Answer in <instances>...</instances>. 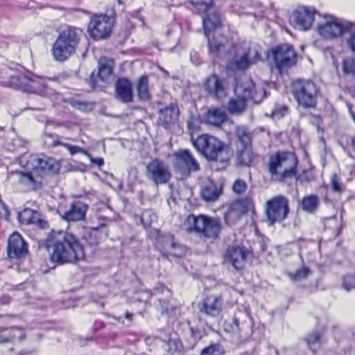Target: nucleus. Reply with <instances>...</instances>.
<instances>
[{
    "mask_svg": "<svg viewBox=\"0 0 355 355\" xmlns=\"http://www.w3.org/2000/svg\"><path fill=\"white\" fill-rule=\"evenodd\" d=\"M49 253L50 261L60 265L83 260L85 252L79 240L64 231L52 230L43 242Z\"/></svg>",
    "mask_w": 355,
    "mask_h": 355,
    "instance_id": "f257e3e1",
    "label": "nucleus"
},
{
    "mask_svg": "<svg viewBox=\"0 0 355 355\" xmlns=\"http://www.w3.org/2000/svg\"><path fill=\"white\" fill-rule=\"evenodd\" d=\"M22 163H26L24 166L28 171L18 173L19 182L33 189L40 188L43 178L47 173L56 170V164L53 159L41 157L37 155H31L27 159L23 158L21 160V164Z\"/></svg>",
    "mask_w": 355,
    "mask_h": 355,
    "instance_id": "f03ea898",
    "label": "nucleus"
},
{
    "mask_svg": "<svg viewBox=\"0 0 355 355\" xmlns=\"http://www.w3.org/2000/svg\"><path fill=\"white\" fill-rule=\"evenodd\" d=\"M197 150L209 162L226 164L230 159L232 153L223 142L216 137L204 135L193 141Z\"/></svg>",
    "mask_w": 355,
    "mask_h": 355,
    "instance_id": "7ed1b4c3",
    "label": "nucleus"
},
{
    "mask_svg": "<svg viewBox=\"0 0 355 355\" xmlns=\"http://www.w3.org/2000/svg\"><path fill=\"white\" fill-rule=\"evenodd\" d=\"M185 225L188 232L193 233L200 239L209 242L215 241L222 229L219 219L205 215L188 216Z\"/></svg>",
    "mask_w": 355,
    "mask_h": 355,
    "instance_id": "20e7f679",
    "label": "nucleus"
},
{
    "mask_svg": "<svg viewBox=\"0 0 355 355\" xmlns=\"http://www.w3.org/2000/svg\"><path fill=\"white\" fill-rule=\"evenodd\" d=\"M81 33L80 29L71 26H67L62 30L52 46L53 58L63 62L74 54L80 42Z\"/></svg>",
    "mask_w": 355,
    "mask_h": 355,
    "instance_id": "39448f33",
    "label": "nucleus"
},
{
    "mask_svg": "<svg viewBox=\"0 0 355 355\" xmlns=\"http://www.w3.org/2000/svg\"><path fill=\"white\" fill-rule=\"evenodd\" d=\"M261 46L251 42L244 41L236 48L234 57L227 63V70L235 71L245 70L261 59Z\"/></svg>",
    "mask_w": 355,
    "mask_h": 355,
    "instance_id": "423d86ee",
    "label": "nucleus"
},
{
    "mask_svg": "<svg viewBox=\"0 0 355 355\" xmlns=\"http://www.w3.org/2000/svg\"><path fill=\"white\" fill-rule=\"evenodd\" d=\"M297 165V159L294 153L278 151L270 156L268 171L272 178L282 180L295 175Z\"/></svg>",
    "mask_w": 355,
    "mask_h": 355,
    "instance_id": "0eeeda50",
    "label": "nucleus"
},
{
    "mask_svg": "<svg viewBox=\"0 0 355 355\" xmlns=\"http://www.w3.org/2000/svg\"><path fill=\"white\" fill-rule=\"evenodd\" d=\"M235 92L241 94V96L231 98L229 101L227 110L232 114H241L245 110V101L248 99L252 100L254 103H259L262 100V90L258 92L254 83L251 80L237 85Z\"/></svg>",
    "mask_w": 355,
    "mask_h": 355,
    "instance_id": "6e6552de",
    "label": "nucleus"
},
{
    "mask_svg": "<svg viewBox=\"0 0 355 355\" xmlns=\"http://www.w3.org/2000/svg\"><path fill=\"white\" fill-rule=\"evenodd\" d=\"M221 16L212 8L207 11L205 16L202 18V24L205 31V35L208 38V46L209 53L212 56H216L220 51L224 47L226 39L223 36L218 37H214L212 40L209 38V32L220 26Z\"/></svg>",
    "mask_w": 355,
    "mask_h": 355,
    "instance_id": "1a4fd4ad",
    "label": "nucleus"
},
{
    "mask_svg": "<svg viewBox=\"0 0 355 355\" xmlns=\"http://www.w3.org/2000/svg\"><path fill=\"white\" fill-rule=\"evenodd\" d=\"M292 89L299 105L306 108L316 105L317 89L312 81L303 79L295 80L292 83Z\"/></svg>",
    "mask_w": 355,
    "mask_h": 355,
    "instance_id": "9d476101",
    "label": "nucleus"
},
{
    "mask_svg": "<svg viewBox=\"0 0 355 355\" xmlns=\"http://www.w3.org/2000/svg\"><path fill=\"white\" fill-rule=\"evenodd\" d=\"M252 319L248 312H239L231 321H225L223 324L225 331L238 340L246 339L252 332Z\"/></svg>",
    "mask_w": 355,
    "mask_h": 355,
    "instance_id": "9b49d317",
    "label": "nucleus"
},
{
    "mask_svg": "<svg viewBox=\"0 0 355 355\" xmlns=\"http://www.w3.org/2000/svg\"><path fill=\"white\" fill-rule=\"evenodd\" d=\"M115 21L113 10L105 15H94L88 26V33L94 40H101L110 35Z\"/></svg>",
    "mask_w": 355,
    "mask_h": 355,
    "instance_id": "f8f14e48",
    "label": "nucleus"
},
{
    "mask_svg": "<svg viewBox=\"0 0 355 355\" xmlns=\"http://www.w3.org/2000/svg\"><path fill=\"white\" fill-rule=\"evenodd\" d=\"M351 24L331 15L325 16L324 21L318 26V32L324 38L334 39L347 33Z\"/></svg>",
    "mask_w": 355,
    "mask_h": 355,
    "instance_id": "ddd939ff",
    "label": "nucleus"
},
{
    "mask_svg": "<svg viewBox=\"0 0 355 355\" xmlns=\"http://www.w3.org/2000/svg\"><path fill=\"white\" fill-rule=\"evenodd\" d=\"M9 82L11 87L28 92L40 93L45 87L44 80L31 72L12 76Z\"/></svg>",
    "mask_w": 355,
    "mask_h": 355,
    "instance_id": "4468645a",
    "label": "nucleus"
},
{
    "mask_svg": "<svg viewBox=\"0 0 355 355\" xmlns=\"http://www.w3.org/2000/svg\"><path fill=\"white\" fill-rule=\"evenodd\" d=\"M146 176L155 185L166 184L171 176L168 165L158 158L152 159L146 166Z\"/></svg>",
    "mask_w": 355,
    "mask_h": 355,
    "instance_id": "2eb2a0df",
    "label": "nucleus"
},
{
    "mask_svg": "<svg viewBox=\"0 0 355 355\" xmlns=\"http://www.w3.org/2000/svg\"><path fill=\"white\" fill-rule=\"evenodd\" d=\"M289 211L288 200L283 196H277L268 200L266 214L270 225L284 220Z\"/></svg>",
    "mask_w": 355,
    "mask_h": 355,
    "instance_id": "dca6fc26",
    "label": "nucleus"
},
{
    "mask_svg": "<svg viewBox=\"0 0 355 355\" xmlns=\"http://www.w3.org/2000/svg\"><path fill=\"white\" fill-rule=\"evenodd\" d=\"M174 167L181 174L189 175L198 172L200 164L189 150L180 149L173 153Z\"/></svg>",
    "mask_w": 355,
    "mask_h": 355,
    "instance_id": "f3484780",
    "label": "nucleus"
},
{
    "mask_svg": "<svg viewBox=\"0 0 355 355\" xmlns=\"http://www.w3.org/2000/svg\"><path fill=\"white\" fill-rule=\"evenodd\" d=\"M275 65L279 73L288 67L293 66L296 62V53L292 46L280 44L272 51Z\"/></svg>",
    "mask_w": 355,
    "mask_h": 355,
    "instance_id": "a211bd4d",
    "label": "nucleus"
},
{
    "mask_svg": "<svg viewBox=\"0 0 355 355\" xmlns=\"http://www.w3.org/2000/svg\"><path fill=\"white\" fill-rule=\"evenodd\" d=\"M250 254V252L243 246L232 245L227 247L224 260L236 270H241L245 268L247 259Z\"/></svg>",
    "mask_w": 355,
    "mask_h": 355,
    "instance_id": "6ab92c4d",
    "label": "nucleus"
},
{
    "mask_svg": "<svg viewBox=\"0 0 355 355\" xmlns=\"http://www.w3.org/2000/svg\"><path fill=\"white\" fill-rule=\"evenodd\" d=\"M315 10L312 8L301 7L293 12L290 17L291 23L296 29L309 30L314 21Z\"/></svg>",
    "mask_w": 355,
    "mask_h": 355,
    "instance_id": "aec40b11",
    "label": "nucleus"
},
{
    "mask_svg": "<svg viewBox=\"0 0 355 355\" xmlns=\"http://www.w3.org/2000/svg\"><path fill=\"white\" fill-rule=\"evenodd\" d=\"M252 200L250 197L235 200L232 202L225 214V220L228 225L235 223L241 216L252 206Z\"/></svg>",
    "mask_w": 355,
    "mask_h": 355,
    "instance_id": "412c9836",
    "label": "nucleus"
},
{
    "mask_svg": "<svg viewBox=\"0 0 355 355\" xmlns=\"http://www.w3.org/2000/svg\"><path fill=\"white\" fill-rule=\"evenodd\" d=\"M8 255L10 259H21L28 254V247L18 232L12 233L8 241Z\"/></svg>",
    "mask_w": 355,
    "mask_h": 355,
    "instance_id": "4be33fe9",
    "label": "nucleus"
},
{
    "mask_svg": "<svg viewBox=\"0 0 355 355\" xmlns=\"http://www.w3.org/2000/svg\"><path fill=\"white\" fill-rule=\"evenodd\" d=\"M205 90L210 96L221 98L225 96V88L223 80L216 74L207 77L203 83Z\"/></svg>",
    "mask_w": 355,
    "mask_h": 355,
    "instance_id": "5701e85b",
    "label": "nucleus"
},
{
    "mask_svg": "<svg viewBox=\"0 0 355 355\" xmlns=\"http://www.w3.org/2000/svg\"><path fill=\"white\" fill-rule=\"evenodd\" d=\"M88 209L87 204L82 201L77 200L71 202L68 210L64 211L61 216L67 221H80L85 218Z\"/></svg>",
    "mask_w": 355,
    "mask_h": 355,
    "instance_id": "b1692460",
    "label": "nucleus"
},
{
    "mask_svg": "<svg viewBox=\"0 0 355 355\" xmlns=\"http://www.w3.org/2000/svg\"><path fill=\"white\" fill-rule=\"evenodd\" d=\"M222 303L223 300L220 297L210 295L198 304V308L201 313L209 316H216L221 311Z\"/></svg>",
    "mask_w": 355,
    "mask_h": 355,
    "instance_id": "393cba45",
    "label": "nucleus"
},
{
    "mask_svg": "<svg viewBox=\"0 0 355 355\" xmlns=\"http://www.w3.org/2000/svg\"><path fill=\"white\" fill-rule=\"evenodd\" d=\"M115 98L123 103L132 101V85L127 78H119L115 83Z\"/></svg>",
    "mask_w": 355,
    "mask_h": 355,
    "instance_id": "a878e982",
    "label": "nucleus"
},
{
    "mask_svg": "<svg viewBox=\"0 0 355 355\" xmlns=\"http://www.w3.org/2000/svg\"><path fill=\"white\" fill-rule=\"evenodd\" d=\"M18 219L21 224H35L41 229L48 227L47 221L41 218L40 213L28 208L18 213Z\"/></svg>",
    "mask_w": 355,
    "mask_h": 355,
    "instance_id": "bb28decb",
    "label": "nucleus"
},
{
    "mask_svg": "<svg viewBox=\"0 0 355 355\" xmlns=\"http://www.w3.org/2000/svg\"><path fill=\"white\" fill-rule=\"evenodd\" d=\"M153 293L158 296V309L162 314H170L175 308L170 304L169 298L171 297V291L164 286H160L154 289Z\"/></svg>",
    "mask_w": 355,
    "mask_h": 355,
    "instance_id": "cd10ccee",
    "label": "nucleus"
},
{
    "mask_svg": "<svg viewBox=\"0 0 355 355\" xmlns=\"http://www.w3.org/2000/svg\"><path fill=\"white\" fill-rule=\"evenodd\" d=\"M222 193V187L212 181L205 183L201 189L202 198L207 202L216 200Z\"/></svg>",
    "mask_w": 355,
    "mask_h": 355,
    "instance_id": "c85d7f7f",
    "label": "nucleus"
},
{
    "mask_svg": "<svg viewBox=\"0 0 355 355\" xmlns=\"http://www.w3.org/2000/svg\"><path fill=\"white\" fill-rule=\"evenodd\" d=\"M179 108L176 104L171 103L159 110V120L164 125L174 123L178 119Z\"/></svg>",
    "mask_w": 355,
    "mask_h": 355,
    "instance_id": "c756f323",
    "label": "nucleus"
},
{
    "mask_svg": "<svg viewBox=\"0 0 355 355\" xmlns=\"http://www.w3.org/2000/svg\"><path fill=\"white\" fill-rule=\"evenodd\" d=\"M324 331V327L320 329H314L305 336L304 341L306 342L308 348L313 353H315L318 349L323 343Z\"/></svg>",
    "mask_w": 355,
    "mask_h": 355,
    "instance_id": "7c9ffc66",
    "label": "nucleus"
},
{
    "mask_svg": "<svg viewBox=\"0 0 355 355\" xmlns=\"http://www.w3.org/2000/svg\"><path fill=\"white\" fill-rule=\"evenodd\" d=\"M227 118V114L225 110L211 107L209 108L206 115V122L214 126H220Z\"/></svg>",
    "mask_w": 355,
    "mask_h": 355,
    "instance_id": "2f4dec72",
    "label": "nucleus"
},
{
    "mask_svg": "<svg viewBox=\"0 0 355 355\" xmlns=\"http://www.w3.org/2000/svg\"><path fill=\"white\" fill-rule=\"evenodd\" d=\"M105 236V233L102 230L93 228L85 230L82 236V239L86 241L88 245L93 246L98 245Z\"/></svg>",
    "mask_w": 355,
    "mask_h": 355,
    "instance_id": "473e14b6",
    "label": "nucleus"
},
{
    "mask_svg": "<svg viewBox=\"0 0 355 355\" xmlns=\"http://www.w3.org/2000/svg\"><path fill=\"white\" fill-rule=\"evenodd\" d=\"M136 89L138 98L140 101H148L150 100V93L147 76H143L138 79Z\"/></svg>",
    "mask_w": 355,
    "mask_h": 355,
    "instance_id": "72a5a7b5",
    "label": "nucleus"
},
{
    "mask_svg": "<svg viewBox=\"0 0 355 355\" xmlns=\"http://www.w3.org/2000/svg\"><path fill=\"white\" fill-rule=\"evenodd\" d=\"M254 157L252 147L241 148L236 153V163L241 166H249Z\"/></svg>",
    "mask_w": 355,
    "mask_h": 355,
    "instance_id": "f704fd0d",
    "label": "nucleus"
},
{
    "mask_svg": "<svg viewBox=\"0 0 355 355\" xmlns=\"http://www.w3.org/2000/svg\"><path fill=\"white\" fill-rule=\"evenodd\" d=\"M236 137L241 144L242 148L251 147L252 133L244 126L237 127L236 129Z\"/></svg>",
    "mask_w": 355,
    "mask_h": 355,
    "instance_id": "c9c22d12",
    "label": "nucleus"
},
{
    "mask_svg": "<svg viewBox=\"0 0 355 355\" xmlns=\"http://www.w3.org/2000/svg\"><path fill=\"white\" fill-rule=\"evenodd\" d=\"M320 203L319 198L315 195H310L304 197L302 202L301 206L304 211L313 213L314 212Z\"/></svg>",
    "mask_w": 355,
    "mask_h": 355,
    "instance_id": "e433bc0d",
    "label": "nucleus"
},
{
    "mask_svg": "<svg viewBox=\"0 0 355 355\" xmlns=\"http://www.w3.org/2000/svg\"><path fill=\"white\" fill-rule=\"evenodd\" d=\"M157 242L161 245L162 250L168 254L175 245L174 237L171 234L159 235L157 237Z\"/></svg>",
    "mask_w": 355,
    "mask_h": 355,
    "instance_id": "4c0bfd02",
    "label": "nucleus"
},
{
    "mask_svg": "<svg viewBox=\"0 0 355 355\" xmlns=\"http://www.w3.org/2000/svg\"><path fill=\"white\" fill-rule=\"evenodd\" d=\"M191 3L199 13H205L213 8V0H190Z\"/></svg>",
    "mask_w": 355,
    "mask_h": 355,
    "instance_id": "58836bf2",
    "label": "nucleus"
},
{
    "mask_svg": "<svg viewBox=\"0 0 355 355\" xmlns=\"http://www.w3.org/2000/svg\"><path fill=\"white\" fill-rule=\"evenodd\" d=\"M157 215L154 211L151 209H146L142 212L140 216V220L142 225L147 228L157 221Z\"/></svg>",
    "mask_w": 355,
    "mask_h": 355,
    "instance_id": "ea45409f",
    "label": "nucleus"
},
{
    "mask_svg": "<svg viewBox=\"0 0 355 355\" xmlns=\"http://www.w3.org/2000/svg\"><path fill=\"white\" fill-rule=\"evenodd\" d=\"M225 350L222 345L220 344H211L209 346L204 348L200 353V355H224Z\"/></svg>",
    "mask_w": 355,
    "mask_h": 355,
    "instance_id": "a19ab883",
    "label": "nucleus"
},
{
    "mask_svg": "<svg viewBox=\"0 0 355 355\" xmlns=\"http://www.w3.org/2000/svg\"><path fill=\"white\" fill-rule=\"evenodd\" d=\"M343 70L345 74H355V57H347L343 60Z\"/></svg>",
    "mask_w": 355,
    "mask_h": 355,
    "instance_id": "79ce46f5",
    "label": "nucleus"
},
{
    "mask_svg": "<svg viewBox=\"0 0 355 355\" xmlns=\"http://www.w3.org/2000/svg\"><path fill=\"white\" fill-rule=\"evenodd\" d=\"M53 146H62L66 148L69 150V153L71 155H73L76 153H82L84 155H88V153L86 150H85L84 149H83L82 148H80V147H78L76 146H72V145H71L69 144H67V143H62L58 140L53 141Z\"/></svg>",
    "mask_w": 355,
    "mask_h": 355,
    "instance_id": "37998d69",
    "label": "nucleus"
},
{
    "mask_svg": "<svg viewBox=\"0 0 355 355\" xmlns=\"http://www.w3.org/2000/svg\"><path fill=\"white\" fill-rule=\"evenodd\" d=\"M342 287L347 292L355 289V272L343 276Z\"/></svg>",
    "mask_w": 355,
    "mask_h": 355,
    "instance_id": "c03bdc74",
    "label": "nucleus"
},
{
    "mask_svg": "<svg viewBox=\"0 0 355 355\" xmlns=\"http://www.w3.org/2000/svg\"><path fill=\"white\" fill-rule=\"evenodd\" d=\"M112 73V69L110 66L98 62V78L103 82L107 81Z\"/></svg>",
    "mask_w": 355,
    "mask_h": 355,
    "instance_id": "a18cd8bd",
    "label": "nucleus"
},
{
    "mask_svg": "<svg viewBox=\"0 0 355 355\" xmlns=\"http://www.w3.org/2000/svg\"><path fill=\"white\" fill-rule=\"evenodd\" d=\"M309 269L306 267H302L297 270L295 272H289L288 277L293 281H297L306 278L309 274Z\"/></svg>",
    "mask_w": 355,
    "mask_h": 355,
    "instance_id": "49530a36",
    "label": "nucleus"
},
{
    "mask_svg": "<svg viewBox=\"0 0 355 355\" xmlns=\"http://www.w3.org/2000/svg\"><path fill=\"white\" fill-rule=\"evenodd\" d=\"M10 342L15 340H22L24 338V331L18 327L8 329Z\"/></svg>",
    "mask_w": 355,
    "mask_h": 355,
    "instance_id": "de8ad7c7",
    "label": "nucleus"
},
{
    "mask_svg": "<svg viewBox=\"0 0 355 355\" xmlns=\"http://www.w3.org/2000/svg\"><path fill=\"white\" fill-rule=\"evenodd\" d=\"M187 249L184 245H181L178 243H175L173 248L171 249L168 254L175 257H180L185 254Z\"/></svg>",
    "mask_w": 355,
    "mask_h": 355,
    "instance_id": "09e8293b",
    "label": "nucleus"
},
{
    "mask_svg": "<svg viewBox=\"0 0 355 355\" xmlns=\"http://www.w3.org/2000/svg\"><path fill=\"white\" fill-rule=\"evenodd\" d=\"M347 33L349 34V37L347 40L348 46L355 53V23L351 24L350 28L347 30Z\"/></svg>",
    "mask_w": 355,
    "mask_h": 355,
    "instance_id": "8fccbe9b",
    "label": "nucleus"
},
{
    "mask_svg": "<svg viewBox=\"0 0 355 355\" xmlns=\"http://www.w3.org/2000/svg\"><path fill=\"white\" fill-rule=\"evenodd\" d=\"M232 187L234 193L239 195L245 191L247 184L245 181L239 179L234 182Z\"/></svg>",
    "mask_w": 355,
    "mask_h": 355,
    "instance_id": "3c124183",
    "label": "nucleus"
},
{
    "mask_svg": "<svg viewBox=\"0 0 355 355\" xmlns=\"http://www.w3.org/2000/svg\"><path fill=\"white\" fill-rule=\"evenodd\" d=\"M331 189L334 191L341 193L344 190V186L341 184L336 175H331Z\"/></svg>",
    "mask_w": 355,
    "mask_h": 355,
    "instance_id": "603ef678",
    "label": "nucleus"
},
{
    "mask_svg": "<svg viewBox=\"0 0 355 355\" xmlns=\"http://www.w3.org/2000/svg\"><path fill=\"white\" fill-rule=\"evenodd\" d=\"M168 346L170 350L173 352L181 351L182 349V344L178 340H170L168 341Z\"/></svg>",
    "mask_w": 355,
    "mask_h": 355,
    "instance_id": "864d4df0",
    "label": "nucleus"
},
{
    "mask_svg": "<svg viewBox=\"0 0 355 355\" xmlns=\"http://www.w3.org/2000/svg\"><path fill=\"white\" fill-rule=\"evenodd\" d=\"M190 332L191 336L193 340V343L192 344V345L193 346L196 345L198 340H200V338H202V334L199 330L195 329L193 328L190 329Z\"/></svg>",
    "mask_w": 355,
    "mask_h": 355,
    "instance_id": "5fc2aeb1",
    "label": "nucleus"
},
{
    "mask_svg": "<svg viewBox=\"0 0 355 355\" xmlns=\"http://www.w3.org/2000/svg\"><path fill=\"white\" fill-rule=\"evenodd\" d=\"M10 342V336L8 329H3L0 333V343H6Z\"/></svg>",
    "mask_w": 355,
    "mask_h": 355,
    "instance_id": "6e6d98bb",
    "label": "nucleus"
},
{
    "mask_svg": "<svg viewBox=\"0 0 355 355\" xmlns=\"http://www.w3.org/2000/svg\"><path fill=\"white\" fill-rule=\"evenodd\" d=\"M348 153L350 157H355V136L352 138Z\"/></svg>",
    "mask_w": 355,
    "mask_h": 355,
    "instance_id": "4d7b16f0",
    "label": "nucleus"
},
{
    "mask_svg": "<svg viewBox=\"0 0 355 355\" xmlns=\"http://www.w3.org/2000/svg\"><path fill=\"white\" fill-rule=\"evenodd\" d=\"M90 159L91 162L98 165V166H101L103 165L104 161L103 158H93L90 154L86 155Z\"/></svg>",
    "mask_w": 355,
    "mask_h": 355,
    "instance_id": "13d9d810",
    "label": "nucleus"
},
{
    "mask_svg": "<svg viewBox=\"0 0 355 355\" xmlns=\"http://www.w3.org/2000/svg\"><path fill=\"white\" fill-rule=\"evenodd\" d=\"M138 173V170L136 167H130L128 170L129 175H132L135 178L137 177Z\"/></svg>",
    "mask_w": 355,
    "mask_h": 355,
    "instance_id": "bf43d9fd",
    "label": "nucleus"
},
{
    "mask_svg": "<svg viewBox=\"0 0 355 355\" xmlns=\"http://www.w3.org/2000/svg\"><path fill=\"white\" fill-rule=\"evenodd\" d=\"M7 210L6 209L5 205L3 204V202L0 200V214H2L3 213H6Z\"/></svg>",
    "mask_w": 355,
    "mask_h": 355,
    "instance_id": "052dcab7",
    "label": "nucleus"
},
{
    "mask_svg": "<svg viewBox=\"0 0 355 355\" xmlns=\"http://www.w3.org/2000/svg\"><path fill=\"white\" fill-rule=\"evenodd\" d=\"M125 317L128 320H131L132 318V314L127 311L125 313Z\"/></svg>",
    "mask_w": 355,
    "mask_h": 355,
    "instance_id": "680f3d73",
    "label": "nucleus"
},
{
    "mask_svg": "<svg viewBox=\"0 0 355 355\" xmlns=\"http://www.w3.org/2000/svg\"><path fill=\"white\" fill-rule=\"evenodd\" d=\"M279 252L282 253V251L284 250V248H282V247H279Z\"/></svg>",
    "mask_w": 355,
    "mask_h": 355,
    "instance_id": "e2e57ef3",
    "label": "nucleus"
},
{
    "mask_svg": "<svg viewBox=\"0 0 355 355\" xmlns=\"http://www.w3.org/2000/svg\"><path fill=\"white\" fill-rule=\"evenodd\" d=\"M93 78H94V73H92L91 76H90V82L93 81L92 80Z\"/></svg>",
    "mask_w": 355,
    "mask_h": 355,
    "instance_id": "0e129e2a",
    "label": "nucleus"
},
{
    "mask_svg": "<svg viewBox=\"0 0 355 355\" xmlns=\"http://www.w3.org/2000/svg\"><path fill=\"white\" fill-rule=\"evenodd\" d=\"M240 355H250V354L248 352H244V353L240 354Z\"/></svg>",
    "mask_w": 355,
    "mask_h": 355,
    "instance_id": "69168bd1",
    "label": "nucleus"
},
{
    "mask_svg": "<svg viewBox=\"0 0 355 355\" xmlns=\"http://www.w3.org/2000/svg\"><path fill=\"white\" fill-rule=\"evenodd\" d=\"M297 180H299V181H300L302 182L304 181L303 179L301 177L297 178Z\"/></svg>",
    "mask_w": 355,
    "mask_h": 355,
    "instance_id": "338daca9",
    "label": "nucleus"
},
{
    "mask_svg": "<svg viewBox=\"0 0 355 355\" xmlns=\"http://www.w3.org/2000/svg\"><path fill=\"white\" fill-rule=\"evenodd\" d=\"M352 117H353V119H354V121L355 122V114H352Z\"/></svg>",
    "mask_w": 355,
    "mask_h": 355,
    "instance_id": "774afa93",
    "label": "nucleus"
}]
</instances>
